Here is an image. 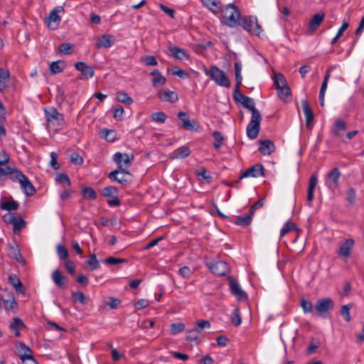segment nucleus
<instances>
[{
    "instance_id": "1",
    "label": "nucleus",
    "mask_w": 364,
    "mask_h": 364,
    "mask_svg": "<svg viewBox=\"0 0 364 364\" xmlns=\"http://www.w3.org/2000/svg\"><path fill=\"white\" fill-rule=\"evenodd\" d=\"M223 13L221 21L223 24L230 27H236L239 26V21L241 18L240 13L238 8L233 4H228L225 9L220 10Z\"/></svg>"
},
{
    "instance_id": "2",
    "label": "nucleus",
    "mask_w": 364,
    "mask_h": 364,
    "mask_svg": "<svg viewBox=\"0 0 364 364\" xmlns=\"http://www.w3.org/2000/svg\"><path fill=\"white\" fill-rule=\"evenodd\" d=\"M44 112L46 117L47 127L48 128L59 129L63 126V114L58 112L56 108L51 107L48 109H45Z\"/></svg>"
},
{
    "instance_id": "3",
    "label": "nucleus",
    "mask_w": 364,
    "mask_h": 364,
    "mask_svg": "<svg viewBox=\"0 0 364 364\" xmlns=\"http://www.w3.org/2000/svg\"><path fill=\"white\" fill-rule=\"evenodd\" d=\"M239 26L252 35L259 36L262 32V26L259 24L257 18L252 16H242L239 21Z\"/></svg>"
},
{
    "instance_id": "4",
    "label": "nucleus",
    "mask_w": 364,
    "mask_h": 364,
    "mask_svg": "<svg viewBox=\"0 0 364 364\" xmlns=\"http://www.w3.org/2000/svg\"><path fill=\"white\" fill-rule=\"evenodd\" d=\"M251 114L250 122L247 126L246 132L250 139H255L257 137L259 132L262 116L259 111H255Z\"/></svg>"
},
{
    "instance_id": "5",
    "label": "nucleus",
    "mask_w": 364,
    "mask_h": 364,
    "mask_svg": "<svg viewBox=\"0 0 364 364\" xmlns=\"http://www.w3.org/2000/svg\"><path fill=\"white\" fill-rule=\"evenodd\" d=\"M218 85L225 87L230 86V82L225 73L218 66L213 65L210 67L208 73H206Z\"/></svg>"
},
{
    "instance_id": "6",
    "label": "nucleus",
    "mask_w": 364,
    "mask_h": 364,
    "mask_svg": "<svg viewBox=\"0 0 364 364\" xmlns=\"http://www.w3.org/2000/svg\"><path fill=\"white\" fill-rule=\"evenodd\" d=\"M64 13L65 9L62 6H58L53 8L50 11L48 16L45 19L47 26L52 30L56 29L61 21V16L60 14H63Z\"/></svg>"
},
{
    "instance_id": "7",
    "label": "nucleus",
    "mask_w": 364,
    "mask_h": 364,
    "mask_svg": "<svg viewBox=\"0 0 364 364\" xmlns=\"http://www.w3.org/2000/svg\"><path fill=\"white\" fill-rule=\"evenodd\" d=\"M113 160L117 165V170H121L129 174L127 169L131 166L134 160V155L117 152L113 156Z\"/></svg>"
},
{
    "instance_id": "8",
    "label": "nucleus",
    "mask_w": 364,
    "mask_h": 364,
    "mask_svg": "<svg viewBox=\"0 0 364 364\" xmlns=\"http://www.w3.org/2000/svg\"><path fill=\"white\" fill-rule=\"evenodd\" d=\"M341 173L338 168L335 167L331 170L325 177V185L331 191H335L339 186V179Z\"/></svg>"
},
{
    "instance_id": "9",
    "label": "nucleus",
    "mask_w": 364,
    "mask_h": 364,
    "mask_svg": "<svg viewBox=\"0 0 364 364\" xmlns=\"http://www.w3.org/2000/svg\"><path fill=\"white\" fill-rule=\"evenodd\" d=\"M131 176L129 172V174H127L124 171L116 169L109 173L108 178L111 181H116L124 187H126L130 183Z\"/></svg>"
},
{
    "instance_id": "10",
    "label": "nucleus",
    "mask_w": 364,
    "mask_h": 364,
    "mask_svg": "<svg viewBox=\"0 0 364 364\" xmlns=\"http://www.w3.org/2000/svg\"><path fill=\"white\" fill-rule=\"evenodd\" d=\"M16 348L18 351V355L22 362H25L26 360H29L34 363H36V360L33 355V350L23 342H18L16 343Z\"/></svg>"
},
{
    "instance_id": "11",
    "label": "nucleus",
    "mask_w": 364,
    "mask_h": 364,
    "mask_svg": "<svg viewBox=\"0 0 364 364\" xmlns=\"http://www.w3.org/2000/svg\"><path fill=\"white\" fill-rule=\"evenodd\" d=\"M233 98L237 103H241L245 108L248 109L251 113H253L255 111H259L255 107L254 100L243 95L240 92H237V94H233Z\"/></svg>"
},
{
    "instance_id": "12",
    "label": "nucleus",
    "mask_w": 364,
    "mask_h": 364,
    "mask_svg": "<svg viewBox=\"0 0 364 364\" xmlns=\"http://www.w3.org/2000/svg\"><path fill=\"white\" fill-rule=\"evenodd\" d=\"M264 168L262 164H256L249 168H247L245 171H244L241 176H240L239 179L236 181V183H238L240 180H242L244 178L247 177H252V178H257L259 176H264Z\"/></svg>"
},
{
    "instance_id": "13",
    "label": "nucleus",
    "mask_w": 364,
    "mask_h": 364,
    "mask_svg": "<svg viewBox=\"0 0 364 364\" xmlns=\"http://www.w3.org/2000/svg\"><path fill=\"white\" fill-rule=\"evenodd\" d=\"M53 283L61 289H66L68 287L69 279L59 269H55L51 274Z\"/></svg>"
},
{
    "instance_id": "14",
    "label": "nucleus",
    "mask_w": 364,
    "mask_h": 364,
    "mask_svg": "<svg viewBox=\"0 0 364 364\" xmlns=\"http://www.w3.org/2000/svg\"><path fill=\"white\" fill-rule=\"evenodd\" d=\"M229 284L231 294L235 296L237 300L245 301L247 299V293L242 289L236 280L233 278H230Z\"/></svg>"
},
{
    "instance_id": "15",
    "label": "nucleus",
    "mask_w": 364,
    "mask_h": 364,
    "mask_svg": "<svg viewBox=\"0 0 364 364\" xmlns=\"http://www.w3.org/2000/svg\"><path fill=\"white\" fill-rule=\"evenodd\" d=\"M333 302L331 298H324L318 299L315 306V309L319 316H323L325 313L332 309Z\"/></svg>"
},
{
    "instance_id": "16",
    "label": "nucleus",
    "mask_w": 364,
    "mask_h": 364,
    "mask_svg": "<svg viewBox=\"0 0 364 364\" xmlns=\"http://www.w3.org/2000/svg\"><path fill=\"white\" fill-rule=\"evenodd\" d=\"M355 241L353 238H348L341 245L337 254L339 257L348 258L351 256V250L354 246Z\"/></svg>"
},
{
    "instance_id": "17",
    "label": "nucleus",
    "mask_w": 364,
    "mask_h": 364,
    "mask_svg": "<svg viewBox=\"0 0 364 364\" xmlns=\"http://www.w3.org/2000/svg\"><path fill=\"white\" fill-rule=\"evenodd\" d=\"M208 267L213 274L218 276H224L230 272L228 264L223 261L209 264Z\"/></svg>"
},
{
    "instance_id": "18",
    "label": "nucleus",
    "mask_w": 364,
    "mask_h": 364,
    "mask_svg": "<svg viewBox=\"0 0 364 364\" xmlns=\"http://www.w3.org/2000/svg\"><path fill=\"white\" fill-rule=\"evenodd\" d=\"M324 17L325 14L323 12H319L313 16L308 25L307 33L309 35L314 33L323 21Z\"/></svg>"
},
{
    "instance_id": "19",
    "label": "nucleus",
    "mask_w": 364,
    "mask_h": 364,
    "mask_svg": "<svg viewBox=\"0 0 364 364\" xmlns=\"http://www.w3.org/2000/svg\"><path fill=\"white\" fill-rule=\"evenodd\" d=\"M166 53L168 55L173 56L179 60H188L190 58L189 54L186 50L176 46H169Z\"/></svg>"
},
{
    "instance_id": "20",
    "label": "nucleus",
    "mask_w": 364,
    "mask_h": 364,
    "mask_svg": "<svg viewBox=\"0 0 364 364\" xmlns=\"http://www.w3.org/2000/svg\"><path fill=\"white\" fill-rule=\"evenodd\" d=\"M301 105L306 117V127L307 129H311L312 122L314 119V112L306 100H301Z\"/></svg>"
},
{
    "instance_id": "21",
    "label": "nucleus",
    "mask_w": 364,
    "mask_h": 364,
    "mask_svg": "<svg viewBox=\"0 0 364 364\" xmlns=\"http://www.w3.org/2000/svg\"><path fill=\"white\" fill-rule=\"evenodd\" d=\"M114 42V37L112 35H102L97 38V41L95 43V46L97 48H107L111 47Z\"/></svg>"
},
{
    "instance_id": "22",
    "label": "nucleus",
    "mask_w": 364,
    "mask_h": 364,
    "mask_svg": "<svg viewBox=\"0 0 364 364\" xmlns=\"http://www.w3.org/2000/svg\"><path fill=\"white\" fill-rule=\"evenodd\" d=\"M275 150V146L272 141L269 139L259 141V151L263 155H270Z\"/></svg>"
},
{
    "instance_id": "23",
    "label": "nucleus",
    "mask_w": 364,
    "mask_h": 364,
    "mask_svg": "<svg viewBox=\"0 0 364 364\" xmlns=\"http://www.w3.org/2000/svg\"><path fill=\"white\" fill-rule=\"evenodd\" d=\"M22 178L21 182L19 183L21 184V187L24 192V193L27 196H31L36 193V189L31 182L29 181L28 177L26 176H21Z\"/></svg>"
},
{
    "instance_id": "24",
    "label": "nucleus",
    "mask_w": 364,
    "mask_h": 364,
    "mask_svg": "<svg viewBox=\"0 0 364 364\" xmlns=\"http://www.w3.org/2000/svg\"><path fill=\"white\" fill-rule=\"evenodd\" d=\"M202 4L208 9L211 11L214 14H218L220 11L221 2L218 0H200Z\"/></svg>"
},
{
    "instance_id": "25",
    "label": "nucleus",
    "mask_w": 364,
    "mask_h": 364,
    "mask_svg": "<svg viewBox=\"0 0 364 364\" xmlns=\"http://www.w3.org/2000/svg\"><path fill=\"white\" fill-rule=\"evenodd\" d=\"M159 97L164 101L169 102L171 103H174L178 100L177 93L171 90L160 92L159 93Z\"/></svg>"
},
{
    "instance_id": "26",
    "label": "nucleus",
    "mask_w": 364,
    "mask_h": 364,
    "mask_svg": "<svg viewBox=\"0 0 364 364\" xmlns=\"http://www.w3.org/2000/svg\"><path fill=\"white\" fill-rule=\"evenodd\" d=\"M191 154V150L186 146H182L171 154V159H184Z\"/></svg>"
},
{
    "instance_id": "27",
    "label": "nucleus",
    "mask_w": 364,
    "mask_h": 364,
    "mask_svg": "<svg viewBox=\"0 0 364 364\" xmlns=\"http://www.w3.org/2000/svg\"><path fill=\"white\" fill-rule=\"evenodd\" d=\"M10 78V73L8 70L0 69V92H4L7 87V82Z\"/></svg>"
},
{
    "instance_id": "28",
    "label": "nucleus",
    "mask_w": 364,
    "mask_h": 364,
    "mask_svg": "<svg viewBox=\"0 0 364 364\" xmlns=\"http://www.w3.org/2000/svg\"><path fill=\"white\" fill-rule=\"evenodd\" d=\"M151 75L154 76V78L152 79V85L154 87L163 85L166 83V80L165 77H164L158 70L152 71Z\"/></svg>"
},
{
    "instance_id": "29",
    "label": "nucleus",
    "mask_w": 364,
    "mask_h": 364,
    "mask_svg": "<svg viewBox=\"0 0 364 364\" xmlns=\"http://www.w3.org/2000/svg\"><path fill=\"white\" fill-rule=\"evenodd\" d=\"M81 192L83 198L87 200H95L97 197L96 191L90 187L82 188Z\"/></svg>"
},
{
    "instance_id": "30",
    "label": "nucleus",
    "mask_w": 364,
    "mask_h": 364,
    "mask_svg": "<svg viewBox=\"0 0 364 364\" xmlns=\"http://www.w3.org/2000/svg\"><path fill=\"white\" fill-rule=\"evenodd\" d=\"M253 215H252L250 213H249L247 215L244 216H239L235 221L234 222L235 224L237 225H242V226H247L249 225L252 222V217Z\"/></svg>"
},
{
    "instance_id": "31",
    "label": "nucleus",
    "mask_w": 364,
    "mask_h": 364,
    "mask_svg": "<svg viewBox=\"0 0 364 364\" xmlns=\"http://www.w3.org/2000/svg\"><path fill=\"white\" fill-rule=\"evenodd\" d=\"M12 225L14 228V233H16L26 226V222L21 216L15 215Z\"/></svg>"
},
{
    "instance_id": "32",
    "label": "nucleus",
    "mask_w": 364,
    "mask_h": 364,
    "mask_svg": "<svg viewBox=\"0 0 364 364\" xmlns=\"http://www.w3.org/2000/svg\"><path fill=\"white\" fill-rule=\"evenodd\" d=\"M18 203L14 200L1 202V208L9 211L16 210L18 209Z\"/></svg>"
},
{
    "instance_id": "33",
    "label": "nucleus",
    "mask_w": 364,
    "mask_h": 364,
    "mask_svg": "<svg viewBox=\"0 0 364 364\" xmlns=\"http://www.w3.org/2000/svg\"><path fill=\"white\" fill-rule=\"evenodd\" d=\"M183 127L188 131H198L200 128V124L196 121L186 120L183 124Z\"/></svg>"
},
{
    "instance_id": "34",
    "label": "nucleus",
    "mask_w": 364,
    "mask_h": 364,
    "mask_svg": "<svg viewBox=\"0 0 364 364\" xmlns=\"http://www.w3.org/2000/svg\"><path fill=\"white\" fill-rule=\"evenodd\" d=\"M9 328L11 330H22L26 328V325L20 318L16 317L13 318Z\"/></svg>"
},
{
    "instance_id": "35",
    "label": "nucleus",
    "mask_w": 364,
    "mask_h": 364,
    "mask_svg": "<svg viewBox=\"0 0 364 364\" xmlns=\"http://www.w3.org/2000/svg\"><path fill=\"white\" fill-rule=\"evenodd\" d=\"M213 136L215 140V142L213 143V147L216 149H219L223 144L224 137L218 131H214L213 133Z\"/></svg>"
},
{
    "instance_id": "36",
    "label": "nucleus",
    "mask_w": 364,
    "mask_h": 364,
    "mask_svg": "<svg viewBox=\"0 0 364 364\" xmlns=\"http://www.w3.org/2000/svg\"><path fill=\"white\" fill-rule=\"evenodd\" d=\"M75 68L79 70L81 73H84L85 69L87 70V73L90 74V75H94V70L92 67L88 66L84 62H77L75 65Z\"/></svg>"
},
{
    "instance_id": "37",
    "label": "nucleus",
    "mask_w": 364,
    "mask_h": 364,
    "mask_svg": "<svg viewBox=\"0 0 364 364\" xmlns=\"http://www.w3.org/2000/svg\"><path fill=\"white\" fill-rule=\"evenodd\" d=\"M102 136L107 141L113 142L116 139V134L114 130L104 129L101 131Z\"/></svg>"
},
{
    "instance_id": "38",
    "label": "nucleus",
    "mask_w": 364,
    "mask_h": 364,
    "mask_svg": "<svg viewBox=\"0 0 364 364\" xmlns=\"http://www.w3.org/2000/svg\"><path fill=\"white\" fill-rule=\"evenodd\" d=\"M277 90L278 91V96L281 100L287 101L291 97V90L288 86L277 88Z\"/></svg>"
},
{
    "instance_id": "39",
    "label": "nucleus",
    "mask_w": 364,
    "mask_h": 364,
    "mask_svg": "<svg viewBox=\"0 0 364 364\" xmlns=\"http://www.w3.org/2000/svg\"><path fill=\"white\" fill-rule=\"evenodd\" d=\"M75 46L69 43H64L59 46L58 50L64 55H69L73 53Z\"/></svg>"
},
{
    "instance_id": "40",
    "label": "nucleus",
    "mask_w": 364,
    "mask_h": 364,
    "mask_svg": "<svg viewBox=\"0 0 364 364\" xmlns=\"http://www.w3.org/2000/svg\"><path fill=\"white\" fill-rule=\"evenodd\" d=\"M346 129V124L343 120H338L335 123V128L332 130L334 136H340V131H344Z\"/></svg>"
},
{
    "instance_id": "41",
    "label": "nucleus",
    "mask_w": 364,
    "mask_h": 364,
    "mask_svg": "<svg viewBox=\"0 0 364 364\" xmlns=\"http://www.w3.org/2000/svg\"><path fill=\"white\" fill-rule=\"evenodd\" d=\"M117 99L119 102L131 105L133 102V100L124 92H117Z\"/></svg>"
},
{
    "instance_id": "42",
    "label": "nucleus",
    "mask_w": 364,
    "mask_h": 364,
    "mask_svg": "<svg viewBox=\"0 0 364 364\" xmlns=\"http://www.w3.org/2000/svg\"><path fill=\"white\" fill-rule=\"evenodd\" d=\"M274 82L277 87V89L287 86L286 79L281 73H277L274 75Z\"/></svg>"
},
{
    "instance_id": "43",
    "label": "nucleus",
    "mask_w": 364,
    "mask_h": 364,
    "mask_svg": "<svg viewBox=\"0 0 364 364\" xmlns=\"http://www.w3.org/2000/svg\"><path fill=\"white\" fill-rule=\"evenodd\" d=\"M151 120L158 123H164L167 116L164 112H154L151 115Z\"/></svg>"
},
{
    "instance_id": "44",
    "label": "nucleus",
    "mask_w": 364,
    "mask_h": 364,
    "mask_svg": "<svg viewBox=\"0 0 364 364\" xmlns=\"http://www.w3.org/2000/svg\"><path fill=\"white\" fill-rule=\"evenodd\" d=\"M9 256L13 259H16L18 262H24L20 252V250L18 248L14 247L13 246L10 247Z\"/></svg>"
},
{
    "instance_id": "45",
    "label": "nucleus",
    "mask_w": 364,
    "mask_h": 364,
    "mask_svg": "<svg viewBox=\"0 0 364 364\" xmlns=\"http://www.w3.org/2000/svg\"><path fill=\"white\" fill-rule=\"evenodd\" d=\"M87 264L90 266L91 270H95L100 267V262L95 254L90 256V258L87 261Z\"/></svg>"
},
{
    "instance_id": "46",
    "label": "nucleus",
    "mask_w": 364,
    "mask_h": 364,
    "mask_svg": "<svg viewBox=\"0 0 364 364\" xmlns=\"http://www.w3.org/2000/svg\"><path fill=\"white\" fill-rule=\"evenodd\" d=\"M184 329L185 325L183 323H174L170 326V333L171 335H176Z\"/></svg>"
},
{
    "instance_id": "47",
    "label": "nucleus",
    "mask_w": 364,
    "mask_h": 364,
    "mask_svg": "<svg viewBox=\"0 0 364 364\" xmlns=\"http://www.w3.org/2000/svg\"><path fill=\"white\" fill-rule=\"evenodd\" d=\"M352 307L351 304H346L341 306V314L343 316L346 321L349 322L351 320L350 309Z\"/></svg>"
},
{
    "instance_id": "48",
    "label": "nucleus",
    "mask_w": 364,
    "mask_h": 364,
    "mask_svg": "<svg viewBox=\"0 0 364 364\" xmlns=\"http://www.w3.org/2000/svg\"><path fill=\"white\" fill-rule=\"evenodd\" d=\"M118 189L117 187L113 186H106L102 189V195L105 197H112L117 195Z\"/></svg>"
},
{
    "instance_id": "49",
    "label": "nucleus",
    "mask_w": 364,
    "mask_h": 364,
    "mask_svg": "<svg viewBox=\"0 0 364 364\" xmlns=\"http://www.w3.org/2000/svg\"><path fill=\"white\" fill-rule=\"evenodd\" d=\"M72 297L82 304H86L87 302V298L81 291H73Z\"/></svg>"
},
{
    "instance_id": "50",
    "label": "nucleus",
    "mask_w": 364,
    "mask_h": 364,
    "mask_svg": "<svg viewBox=\"0 0 364 364\" xmlns=\"http://www.w3.org/2000/svg\"><path fill=\"white\" fill-rule=\"evenodd\" d=\"M231 321L235 326H239L241 324L242 318L240 315L238 309H234L232 313Z\"/></svg>"
},
{
    "instance_id": "51",
    "label": "nucleus",
    "mask_w": 364,
    "mask_h": 364,
    "mask_svg": "<svg viewBox=\"0 0 364 364\" xmlns=\"http://www.w3.org/2000/svg\"><path fill=\"white\" fill-rule=\"evenodd\" d=\"M301 306L305 314L311 313L313 311V304L309 300L302 299L301 300Z\"/></svg>"
},
{
    "instance_id": "52",
    "label": "nucleus",
    "mask_w": 364,
    "mask_h": 364,
    "mask_svg": "<svg viewBox=\"0 0 364 364\" xmlns=\"http://www.w3.org/2000/svg\"><path fill=\"white\" fill-rule=\"evenodd\" d=\"M9 176L10 179H11L13 181H17L19 183L21 182V179H23L21 176H26V175L23 174L21 171L13 168L12 173H9Z\"/></svg>"
},
{
    "instance_id": "53",
    "label": "nucleus",
    "mask_w": 364,
    "mask_h": 364,
    "mask_svg": "<svg viewBox=\"0 0 364 364\" xmlns=\"http://www.w3.org/2000/svg\"><path fill=\"white\" fill-rule=\"evenodd\" d=\"M296 226L293 223L287 222L280 232V237H284L290 231L296 229Z\"/></svg>"
},
{
    "instance_id": "54",
    "label": "nucleus",
    "mask_w": 364,
    "mask_h": 364,
    "mask_svg": "<svg viewBox=\"0 0 364 364\" xmlns=\"http://www.w3.org/2000/svg\"><path fill=\"white\" fill-rule=\"evenodd\" d=\"M328 82V81L323 80V82H322V84L321 86L320 92H319V102L321 106L324 105V96H325V93H326V91L327 89Z\"/></svg>"
},
{
    "instance_id": "55",
    "label": "nucleus",
    "mask_w": 364,
    "mask_h": 364,
    "mask_svg": "<svg viewBox=\"0 0 364 364\" xmlns=\"http://www.w3.org/2000/svg\"><path fill=\"white\" fill-rule=\"evenodd\" d=\"M141 61L147 66H155L158 64L156 59L153 55H145L142 58Z\"/></svg>"
},
{
    "instance_id": "56",
    "label": "nucleus",
    "mask_w": 364,
    "mask_h": 364,
    "mask_svg": "<svg viewBox=\"0 0 364 364\" xmlns=\"http://www.w3.org/2000/svg\"><path fill=\"white\" fill-rule=\"evenodd\" d=\"M57 252H58V257L61 259H68V251L67 248H65L63 245H58L57 246Z\"/></svg>"
},
{
    "instance_id": "57",
    "label": "nucleus",
    "mask_w": 364,
    "mask_h": 364,
    "mask_svg": "<svg viewBox=\"0 0 364 364\" xmlns=\"http://www.w3.org/2000/svg\"><path fill=\"white\" fill-rule=\"evenodd\" d=\"M60 61L52 62L50 64L49 68L52 74H58L63 70V68L59 65Z\"/></svg>"
},
{
    "instance_id": "58",
    "label": "nucleus",
    "mask_w": 364,
    "mask_h": 364,
    "mask_svg": "<svg viewBox=\"0 0 364 364\" xmlns=\"http://www.w3.org/2000/svg\"><path fill=\"white\" fill-rule=\"evenodd\" d=\"M199 330L198 328H194L188 331V334L186 336V340L189 341H197L199 335Z\"/></svg>"
},
{
    "instance_id": "59",
    "label": "nucleus",
    "mask_w": 364,
    "mask_h": 364,
    "mask_svg": "<svg viewBox=\"0 0 364 364\" xmlns=\"http://www.w3.org/2000/svg\"><path fill=\"white\" fill-rule=\"evenodd\" d=\"M178 272L180 275L186 278H190L193 274V271L187 266L180 268Z\"/></svg>"
},
{
    "instance_id": "60",
    "label": "nucleus",
    "mask_w": 364,
    "mask_h": 364,
    "mask_svg": "<svg viewBox=\"0 0 364 364\" xmlns=\"http://www.w3.org/2000/svg\"><path fill=\"white\" fill-rule=\"evenodd\" d=\"M355 191L353 188H349L347 191V200L350 205H353L355 201Z\"/></svg>"
},
{
    "instance_id": "61",
    "label": "nucleus",
    "mask_w": 364,
    "mask_h": 364,
    "mask_svg": "<svg viewBox=\"0 0 364 364\" xmlns=\"http://www.w3.org/2000/svg\"><path fill=\"white\" fill-rule=\"evenodd\" d=\"M57 159L58 154L55 152H51L50 165L55 170H58L60 168V165L58 164Z\"/></svg>"
},
{
    "instance_id": "62",
    "label": "nucleus",
    "mask_w": 364,
    "mask_h": 364,
    "mask_svg": "<svg viewBox=\"0 0 364 364\" xmlns=\"http://www.w3.org/2000/svg\"><path fill=\"white\" fill-rule=\"evenodd\" d=\"M65 268L69 274L74 275L75 273V266L74 262L71 260H67L65 264Z\"/></svg>"
},
{
    "instance_id": "63",
    "label": "nucleus",
    "mask_w": 364,
    "mask_h": 364,
    "mask_svg": "<svg viewBox=\"0 0 364 364\" xmlns=\"http://www.w3.org/2000/svg\"><path fill=\"white\" fill-rule=\"evenodd\" d=\"M198 176L206 180L208 183H210L212 181V176L208 173V171L204 167H202L201 169L198 172Z\"/></svg>"
},
{
    "instance_id": "64",
    "label": "nucleus",
    "mask_w": 364,
    "mask_h": 364,
    "mask_svg": "<svg viewBox=\"0 0 364 364\" xmlns=\"http://www.w3.org/2000/svg\"><path fill=\"white\" fill-rule=\"evenodd\" d=\"M149 301L147 299H139L136 304H134V306L136 309H142L144 308H146L149 306Z\"/></svg>"
}]
</instances>
